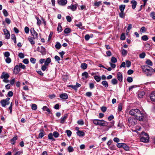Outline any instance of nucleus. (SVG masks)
<instances>
[{"label": "nucleus", "mask_w": 155, "mask_h": 155, "mask_svg": "<svg viewBox=\"0 0 155 155\" xmlns=\"http://www.w3.org/2000/svg\"><path fill=\"white\" fill-rule=\"evenodd\" d=\"M143 71L148 77H151L153 73V69L147 65H145L142 67Z\"/></svg>", "instance_id": "obj_1"}, {"label": "nucleus", "mask_w": 155, "mask_h": 155, "mask_svg": "<svg viewBox=\"0 0 155 155\" xmlns=\"http://www.w3.org/2000/svg\"><path fill=\"white\" fill-rule=\"evenodd\" d=\"M92 120L93 123L96 125L105 126H107L108 125L107 122L103 120L93 119Z\"/></svg>", "instance_id": "obj_2"}, {"label": "nucleus", "mask_w": 155, "mask_h": 155, "mask_svg": "<svg viewBox=\"0 0 155 155\" xmlns=\"http://www.w3.org/2000/svg\"><path fill=\"white\" fill-rule=\"evenodd\" d=\"M143 114L138 109V111L136 113V115L135 117L139 121H141L143 120Z\"/></svg>", "instance_id": "obj_3"}, {"label": "nucleus", "mask_w": 155, "mask_h": 155, "mask_svg": "<svg viewBox=\"0 0 155 155\" xmlns=\"http://www.w3.org/2000/svg\"><path fill=\"white\" fill-rule=\"evenodd\" d=\"M144 134V136L140 139V140L141 142L147 143L149 141V136L147 134L144 133L142 134Z\"/></svg>", "instance_id": "obj_4"}, {"label": "nucleus", "mask_w": 155, "mask_h": 155, "mask_svg": "<svg viewBox=\"0 0 155 155\" xmlns=\"http://www.w3.org/2000/svg\"><path fill=\"white\" fill-rule=\"evenodd\" d=\"M10 99L9 98L7 97L5 99L1 100L0 102L2 106L3 107H5L6 105H8L9 104V101Z\"/></svg>", "instance_id": "obj_5"}, {"label": "nucleus", "mask_w": 155, "mask_h": 155, "mask_svg": "<svg viewBox=\"0 0 155 155\" xmlns=\"http://www.w3.org/2000/svg\"><path fill=\"white\" fill-rule=\"evenodd\" d=\"M37 51L40 52L43 55L46 54L45 48L42 46H41L40 48L39 47H38Z\"/></svg>", "instance_id": "obj_6"}, {"label": "nucleus", "mask_w": 155, "mask_h": 155, "mask_svg": "<svg viewBox=\"0 0 155 155\" xmlns=\"http://www.w3.org/2000/svg\"><path fill=\"white\" fill-rule=\"evenodd\" d=\"M30 32L33 36V38H35L38 39V35L37 33L35 30L34 28H32L30 30Z\"/></svg>", "instance_id": "obj_7"}, {"label": "nucleus", "mask_w": 155, "mask_h": 155, "mask_svg": "<svg viewBox=\"0 0 155 155\" xmlns=\"http://www.w3.org/2000/svg\"><path fill=\"white\" fill-rule=\"evenodd\" d=\"M4 34L5 35V38L6 39H8L10 38V34L9 31L7 29H4L3 30Z\"/></svg>", "instance_id": "obj_8"}, {"label": "nucleus", "mask_w": 155, "mask_h": 155, "mask_svg": "<svg viewBox=\"0 0 155 155\" xmlns=\"http://www.w3.org/2000/svg\"><path fill=\"white\" fill-rule=\"evenodd\" d=\"M9 77V74L5 72H2V75L1 76L0 78L1 79H8Z\"/></svg>", "instance_id": "obj_9"}, {"label": "nucleus", "mask_w": 155, "mask_h": 155, "mask_svg": "<svg viewBox=\"0 0 155 155\" xmlns=\"http://www.w3.org/2000/svg\"><path fill=\"white\" fill-rule=\"evenodd\" d=\"M68 114H65L63 117H62L60 119V122L62 124H64L66 119L68 117Z\"/></svg>", "instance_id": "obj_10"}, {"label": "nucleus", "mask_w": 155, "mask_h": 155, "mask_svg": "<svg viewBox=\"0 0 155 155\" xmlns=\"http://www.w3.org/2000/svg\"><path fill=\"white\" fill-rule=\"evenodd\" d=\"M67 8L70 9L72 11H74L77 8V5L76 4H72L71 6H68Z\"/></svg>", "instance_id": "obj_11"}, {"label": "nucleus", "mask_w": 155, "mask_h": 155, "mask_svg": "<svg viewBox=\"0 0 155 155\" xmlns=\"http://www.w3.org/2000/svg\"><path fill=\"white\" fill-rule=\"evenodd\" d=\"M138 111V109H132L130 111L129 114L135 117L136 113Z\"/></svg>", "instance_id": "obj_12"}, {"label": "nucleus", "mask_w": 155, "mask_h": 155, "mask_svg": "<svg viewBox=\"0 0 155 155\" xmlns=\"http://www.w3.org/2000/svg\"><path fill=\"white\" fill-rule=\"evenodd\" d=\"M58 2L60 5L64 6L67 4V0H58Z\"/></svg>", "instance_id": "obj_13"}, {"label": "nucleus", "mask_w": 155, "mask_h": 155, "mask_svg": "<svg viewBox=\"0 0 155 155\" xmlns=\"http://www.w3.org/2000/svg\"><path fill=\"white\" fill-rule=\"evenodd\" d=\"M20 71V68L18 65H16L14 68V73L15 74L18 73Z\"/></svg>", "instance_id": "obj_14"}, {"label": "nucleus", "mask_w": 155, "mask_h": 155, "mask_svg": "<svg viewBox=\"0 0 155 155\" xmlns=\"http://www.w3.org/2000/svg\"><path fill=\"white\" fill-rule=\"evenodd\" d=\"M134 119L133 117H130L128 119V121L130 124L134 125H135V122L134 121Z\"/></svg>", "instance_id": "obj_15"}, {"label": "nucleus", "mask_w": 155, "mask_h": 155, "mask_svg": "<svg viewBox=\"0 0 155 155\" xmlns=\"http://www.w3.org/2000/svg\"><path fill=\"white\" fill-rule=\"evenodd\" d=\"M40 133L38 135V138H42L45 135V132L44 130L43 129H41L40 130Z\"/></svg>", "instance_id": "obj_16"}, {"label": "nucleus", "mask_w": 155, "mask_h": 155, "mask_svg": "<svg viewBox=\"0 0 155 155\" xmlns=\"http://www.w3.org/2000/svg\"><path fill=\"white\" fill-rule=\"evenodd\" d=\"M150 98L151 101H155V91L151 93L150 95Z\"/></svg>", "instance_id": "obj_17"}, {"label": "nucleus", "mask_w": 155, "mask_h": 155, "mask_svg": "<svg viewBox=\"0 0 155 155\" xmlns=\"http://www.w3.org/2000/svg\"><path fill=\"white\" fill-rule=\"evenodd\" d=\"M117 78L118 80L120 82H122L123 80L122 74L120 72H118L117 75Z\"/></svg>", "instance_id": "obj_18"}, {"label": "nucleus", "mask_w": 155, "mask_h": 155, "mask_svg": "<svg viewBox=\"0 0 155 155\" xmlns=\"http://www.w3.org/2000/svg\"><path fill=\"white\" fill-rule=\"evenodd\" d=\"M59 97L60 98L64 100L67 99L68 98V95L66 93L62 94L60 95Z\"/></svg>", "instance_id": "obj_19"}, {"label": "nucleus", "mask_w": 155, "mask_h": 155, "mask_svg": "<svg viewBox=\"0 0 155 155\" xmlns=\"http://www.w3.org/2000/svg\"><path fill=\"white\" fill-rule=\"evenodd\" d=\"M130 3L132 4V8L133 9H134L136 7L137 4V2L135 0H132Z\"/></svg>", "instance_id": "obj_20"}, {"label": "nucleus", "mask_w": 155, "mask_h": 155, "mask_svg": "<svg viewBox=\"0 0 155 155\" xmlns=\"http://www.w3.org/2000/svg\"><path fill=\"white\" fill-rule=\"evenodd\" d=\"M77 134L80 137H82L84 136L85 134L82 131L80 130H79L77 131Z\"/></svg>", "instance_id": "obj_21"}, {"label": "nucleus", "mask_w": 155, "mask_h": 155, "mask_svg": "<svg viewBox=\"0 0 155 155\" xmlns=\"http://www.w3.org/2000/svg\"><path fill=\"white\" fill-rule=\"evenodd\" d=\"M35 39V38H34L31 36L29 37L28 38L29 41L30 42L31 45H34L35 44V42L34 41V39Z\"/></svg>", "instance_id": "obj_22"}, {"label": "nucleus", "mask_w": 155, "mask_h": 155, "mask_svg": "<svg viewBox=\"0 0 155 155\" xmlns=\"http://www.w3.org/2000/svg\"><path fill=\"white\" fill-rule=\"evenodd\" d=\"M82 75L83 77V78H87L90 77L88 73L86 71H85L82 74Z\"/></svg>", "instance_id": "obj_23"}, {"label": "nucleus", "mask_w": 155, "mask_h": 155, "mask_svg": "<svg viewBox=\"0 0 155 155\" xmlns=\"http://www.w3.org/2000/svg\"><path fill=\"white\" fill-rule=\"evenodd\" d=\"M94 79L97 82H99L101 80V77L97 75H95L94 77Z\"/></svg>", "instance_id": "obj_24"}, {"label": "nucleus", "mask_w": 155, "mask_h": 155, "mask_svg": "<svg viewBox=\"0 0 155 155\" xmlns=\"http://www.w3.org/2000/svg\"><path fill=\"white\" fill-rule=\"evenodd\" d=\"M101 83L106 88H107L108 86V82L106 81H103Z\"/></svg>", "instance_id": "obj_25"}, {"label": "nucleus", "mask_w": 155, "mask_h": 155, "mask_svg": "<svg viewBox=\"0 0 155 155\" xmlns=\"http://www.w3.org/2000/svg\"><path fill=\"white\" fill-rule=\"evenodd\" d=\"M51 59L50 58H47L45 62V64L47 66H48V64L51 62Z\"/></svg>", "instance_id": "obj_26"}, {"label": "nucleus", "mask_w": 155, "mask_h": 155, "mask_svg": "<svg viewBox=\"0 0 155 155\" xmlns=\"http://www.w3.org/2000/svg\"><path fill=\"white\" fill-rule=\"evenodd\" d=\"M42 109L43 110L46 111L48 112V114H50L51 113L50 110L46 106H44L42 108Z\"/></svg>", "instance_id": "obj_27"}, {"label": "nucleus", "mask_w": 155, "mask_h": 155, "mask_svg": "<svg viewBox=\"0 0 155 155\" xmlns=\"http://www.w3.org/2000/svg\"><path fill=\"white\" fill-rule=\"evenodd\" d=\"M126 5H121L119 6V9L120 12H124V10Z\"/></svg>", "instance_id": "obj_28"}, {"label": "nucleus", "mask_w": 155, "mask_h": 155, "mask_svg": "<svg viewBox=\"0 0 155 155\" xmlns=\"http://www.w3.org/2000/svg\"><path fill=\"white\" fill-rule=\"evenodd\" d=\"M53 135L52 133L49 134L48 136V137L49 139L53 141H55V139L53 137Z\"/></svg>", "instance_id": "obj_29"}, {"label": "nucleus", "mask_w": 155, "mask_h": 155, "mask_svg": "<svg viewBox=\"0 0 155 155\" xmlns=\"http://www.w3.org/2000/svg\"><path fill=\"white\" fill-rule=\"evenodd\" d=\"M81 67L82 69H85L87 68V65L85 63H83L81 64Z\"/></svg>", "instance_id": "obj_30"}, {"label": "nucleus", "mask_w": 155, "mask_h": 155, "mask_svg": "<svg viewBox=\"0 0 155 155\" xmlns=\"http://www.w3.org/2000/svg\"><path fill=\"white\" fill-rule=\"evenodd\" d=\"M122 147H123L125 150L127 151L129 150V147L126 144L124 143H123Z\"/></svg>", "instance_id": "obj_31"}, {"label": "nucleus", "mask_w": 155, "mask_h": 155, "mask_svg": "<svg viewBox=\"0 0 155 155\" xmlns=\"http://www.w3.org/2000/svg\"><path fill=\"white\" fill-rule=\"evenodd\" d=\"M146 62V64L149 66H152L153 65L152 62L150 59L147 60Z\"/></svg>", "instance_id": "obj_32"}, {"label": "nucleus", "mask_w": 155, "mask_h": 155, "mask_svg": "<svg viewBox=\"0 0 155 155\" xmlns=\"http://www.w3.org/2000/svg\"><path fill=\"white\" fill-rule=\"evenodd\" d=\"M145 94V92L142 91L140 92L139 94H138V97L140 98H142L143 97V95H144Z\"/></svg>", "instance_id": "obj_33"}, {"label": "nucleus", "mask_w": 155, "mask_h": 155, "mask_svg": "<svg viewBox=\"0 0 155 155\" xmlns=\"http://www.w3.org/2000/svg\"><path fill=\"white\" fill-rule=\"evenodd\" d=\"M141 39L144 41H147L148 39V38L147 35H144L141 38Z\"/></svg>", "instance_id": "obj_34"}, {"label": "nucleus", "mask_w": 155, "mask_h": 155, "mask_svg": "<svg viewBox=\"0 0 155 155\" xmlns=\"http://www.w3.org/2000/svg\"><path fill=\"white\" fill-rule=\"evenodd\" d=\"M71 32V30L69 28H66L64 31V32L65 34H68Z\"/></svg>", "instance_id": "obj_35"}, {"label": "nucleus", "mask_w": 155, "mask_h": 155, "mask_svg": "<svg viewBox=\"0 0 155 155\" xmlns=\"http://www.w3.org/2000/svg\"><path fill=\"white\" fill-rule=\"evenodd\" d=\"M61 45L59 42H57L55 45V48L57 49H59L61 47Z\"/></svg>", "instance_id": "obj_36"}, {"label": "nucleus", "mask_w": 155, "mask_h": 155, "mask_svg": "<svg viewBox=\"0 0 155 155\" xmlns=\"http://www.w3.org/2000/svg\"><path fill=\"white\" fill-rule=\"evenodd\" d=\"M102 4L101 1H99L98 2H95L94 4V5L97 7H99Z\"/></svg>", "instance_id": "obj_37"}, {"label": "nucleus", "mask_w": 155, "mask_h": 155, "mask_svg": "<svg viewBox=\"0 0 155 155\" xmlns=\"http://www.w3.org/2000/svg\"><path fill=\"white\" fill-rule=\"evenodd\" d=\"M111 61L112 63H115L117 61V60L114 57H112L111 59Z\"/></svg>", "instance_id": "obj_38"}, {"label": "nucleus", "mask_w": 155, "mask_h": 155, "mask_svg": "<svg viewBox=\"0 0 155 155\" xmlns=\"http://www.w3.org/2000/svg\"><path fill=\"white\" fill-rule=\"evenodd\" d=\"M111 83L113 85L117 84V81L116 78H114L112 80Z\"/></svg>", "instance_id": "obj_39"}, {"label": "nucleus", "mask_w": 155, "mask_h": 155, "mask_svg": "<svg viewBox=\"0 0 155 155\" xmlns=\"http://www.w3.org/2000/svg\"><path fill=\"white\" fill-rule=\"evenodd\" d=\"M77 123L79 125H83L84 124V122L83 120H79L78 121Z\"/></svg>", "instance_id": "obj_40"}, {"label": "nucleus", "mask_w": 155, "mask_h": 155, "mask_svg": "<svg viewBox=\"0 0 155 155\" xmlns=\"http://www.w3.org/2000/svg\"><path fill=\"white\" fill-rule=\"evenodd\" d=\"M119 16L121 18H124L125 16V14L124 13V12H121L119 13Z\"/></svg>", "instance_id": "obj_41"}, {"label": "nucleus", "mask_w": 155, "mask_h": 155, "mask_svg": "<svg viewBox=\"0 0 155 155\" xmlns=\"http://www.w3.org/2000/svg\"><path fill=\"white\" fill-rule=\"evenodd\" d=\"M53 135L54 136V137L55 138H57L58 137L59 135L58 132L56 131H54L53 132Z\"/></svg>", "instance_id": "obj_42"}, {"label": "nucleus", "mask_w": 155, "mask_h": 155, "mask_svg": "<svg viewBox=\"0 0 155 155\" xmlns=\"http://www.w3.org/2000/svg\"><path fill=\"white\" fill-rule=\"evenodd\" d=\"M66 132L67 133V136L68 137H70L71 136L72 134V132L71 130H67L66 131Z\"/></svg>", "instance_id": "obj_43"}, {"label": "nucleus", "mask_w": 155, "mask_h": 155, "mask_svg": "<svg viewBox=\"0 0 155 155\" xmlns=\"http://www.w3.org/2000/svg\"><path fill=\"white\" fill-rule=\"evenodd\" d=\"M2 12H3V14H4V15L6 17L7 16H8V13L7 11V10H5V9H4L3 10Z\"/></svg>", "instance_id": "obj_44"}, {"label": "nucleus", "mask_w": 155, "mask_h": 155, "mask_svg": "<svg viewBox=\"0 0 155 155\" xmlns=\"http://www.w3.org/2000/svg\"><path fill=\"white\" fill-rule=\"evenodd\" d=\"M20 68L25 69L26 68V66L25 65L21 63H20L18 65Z\"/></svg>", "instance_id": "obj_45"}, {"label": "nucleus", "mask_w": 155, "mask_h": 155, "mask_svg": "<svg viewBox=\"0 0 155 155\" xmlns=\"http://www.w3.org/2000/svg\"><path fill=\"white\" fill-rule=\"evenodd\" d=\"M118 110L119 111H120L122 110V104L120 103L118 105Z\"/></svg>", "instance_id": "obj_46"}, {"label": "nucleus", "mask_w": 155, "mask_h": 155, "mask_svg": "<svg viewBox=\"0 0 155 155\" xmlns=\"http://www.w3.org/2000/svg\"><path fill=\"white\" fill-rule=\"evenodd\" d=\"M145 53L144 52H143L142 53L140 54L139 57L140 58H143L145 57Z\"/></svg>", "instance_id": "obj_47"}, {"label": "nucleus", "mask_w": 155, "mask_h": 155, "mask_svg": "<svg viewBox=\"0 0 155 155\" xmlns=\"http://www.w3.org/2000/svg\"><path fill=\"white\" fill-rule=\"evenodd\" d=\"M132 25L131 24H129L128 25V26L127 27V29L126 30V32H129V31L132 28Z\"/></svg>", "instance_id": "obj_48"}, {"label": "nucleus", "mask_w": 155, "mask_h": 155, "mask_svg": "<svg viewBox=\"0 0 155 155\" xmlns=\"http://www.w3.org/2000/svg\"><path fill=\"white\" fill-rule=\"evenodd\" d=\"M31 108L32 110H35L37 109V106L35 104H33L31 106Z\"/></svg>", "instance_id": "obj_49"}, {"label": "nucleus", "mask_w": 155, "mask_h": 155, "mask_svg": "<svg viewBox=\"0 0 155 155\" xmlns=\"http://www.w3.org/2000/svg\"><path fill=\"white\" fill-rule=\"evenodd\" d=\"M121 53L123 55L125 56L127 54V51L126 50L123 49L121 51Z\"/></svg>", "instance_id": "obj_50"}, {"label": "nucleus", "mask_w": 155, "mask_h": 155, "mask_svg": "<svg viewBox=\"0 0 155 155\" xmlns=\"http://www.w3.org/2000/svg\"><path fill=\"white\" fill-rule=\"evenodd\" d=\"M5 60L6 62L8 64L10 63L11 61V59L9 57L7 58Z\"/></svg>", "instance_id": "obj_51"}, {"label": "nucleus", "mask_w": 155, "mask_h": 155, "mask_svg": "<svg viewBox=\"0 0 155 155\" xmlns=\"http://www.w3.org/2000/svg\"><path fill=\"white\" fill-rule=\"evenodd\" d=\"M29 28L27 26L25 28V31L26 34H28L29 32Z\"/></svg>", "instance_id": "obj_52"}, {"label": "nucleus", "mask_w": 155, "mask_h": 155, "mask_svg": "<svg viewBox=\"0 0 155 155\" xmlns=\"http://www.w3.org/2000/svg\"><path fill=\"white\" fill-rule=\"evenodd\" d=\"M68 87H71L74 90H77L76 86L75 85H68L67 86Z\"/></svg>", "instance_id": "obj_53"}, {"label": "nucleus", "mask_w": 155, "mask_h": 155, "mask_svg": "<svg viewBox=\"0 0 155 155\" xmlns=\"http://www.w3.org/2000/svg\"><path fill=\"white\" fill-rule=\"evenodd\" d=\"M68 150L69 152H73L74 150L73 149V148L71 146H69L68 147Z\"/></svg>", "instance_id": "obj_54"}, {"label": "nucleus", "mask_w": 155, "mask_h": 155, "mask_svg": "<svg viewBox=\"0 0 155 155\" xmlns=\"http://www.w3.org/2000/svg\"><path fill=\"white\" fill-rule=\"evenodd\" d=\"M62 27L61 25L59 24H58V27L57 28V31L58 32H60L61 31Z\"/></svg>", "instance_id": "obj_55"}, {"label": "nucleus", "mask_w": 155, "mask_h": 155, "mask_svg": "<svg viewBox=\"0 0 155 155\" xmlns=\"http://www.w3.org/2000/svg\"><path fill=\"white\" fill-rule=\"evenodd\" d=\"M4 56L5 57L7 58L9 57L10 56V53L8 51H6L5 52L4 54Z\"/></svg>", "instance_id": "obj_56"}, {"label": "nucleus", "mask_w": 155, "mask_h": 155, "mask_svg": "<svg viewBox=\"0 0 155 155\" xmlns=\"http://www.w3.org/2000/svg\"><path fill=\"white\" fill-rule=\"evenodd\" d=\"M90 38V36L88 34L84 36V38L86 41H88Z\"/></svg>", "instance_id": "obj_57"}, {"label": "nucleus", "mask_w": 155, "mask_h": 155, "mask_svg": "<svg viewBox=\"0 0 155 155\" xmlns=\"http://www.w3.org/2000/svg\"><path fill=\"white\" fill-rule=\"evenodd\" d=\"M30 61L31 63L35 64L36 62V59L35 58H31L30 59Z\"/></svg>", "instance_id": "obj_58"}, {"label": "nucleus", "mask_w": 155, "mask_h": 155, "mask_svg": "<svg viewBox=\"0 0 155 155\" xmlns=\"http://www.w3.org/2000/svg\"><path fill=\"white\" fill-rule=\"evenodd\" d=\"M36 19L37 20V24L38 26H39L41 23V21L39 19V18L37 17Z\"/></svg>", "instance_id": "obj_59"}, {"label": "nucleus", "mask_w": 155, "mask_h": 155, "mask_svg": "<svg viewBox=\"0 0 155 155\" xmlns=\"http://www.w3.org/2000/svg\"><path fill=\"white\" fill-rule=\"evenodd\" d=\"M126 66L127 67H130L131 65V62L129 61H126Z\"/></svg>", "instance_id": "obj_60"}, {"label": "nucleus", "mask_w": 155, "mask_h": 155, "mask_svg": "<svg viewBox=\"0 0 155 155\" xmlns=\"http://www.w3.org/2000/svg\"><path fill=\"white\" fill-rule=\"evenodd\" d=\"M23 62L25 64H28L29 63V61L28 59L25 58L23 60Z\"/></svg>", "instance_id": "obj_61"}, {"label": "nucleus", "mask_w": 155, "mask_h": 155, "mask_svg": "<svg viewBox=\"0 0 155 155\" xmlns=\"http://www.w3.org/2000/svg\"><path fill=\"white\" fill-rule=\"evenodd\" d=\"M108 147L110 150H114L115 149V146L114 145L112 144Z\"/></svg>", "instance_id": "obj_62"}, {"label": "nucleus", "mask_w": 155, "mask_h": 155, "mask_svg": "<svg viewBox=\"0 0 155 155\" xmlns=\"http://www.w3.org/2000/svg\"><path fill=\"white\" fill-rule=\"evenodd\" d=\"M47 66L46 65H45V64H44V65H43L41 68V69L43 71H45L46 69L47 68V67H46Z\"/></svg>", "instance_id": "obj_63"}, {"label": "nucleus", "mask_w": 155, "mask_h": 155, "mask_svg": "<svg viewBox=\"0 0 155 155\" xmlns=\"http://www.w3.org/2000/svg\"><path fill=\"white\" fill-rule=\"evenodd\" d=\"M23 151H17L14 155H20L22 153Z\"/></svg>", "instance_id": "obj_64"}]
</instances>
